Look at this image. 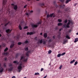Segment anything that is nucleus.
<instances>
[{"instance_id":"obj_1","label":"nucleus","mask_w":78,"mask_h":78,"mask_svg":"<svg viewBox=\"0 0 78 78\" xmlns=\"http://www.w3.org/2000/svg\"><path fill=\"white\" fill-rule=\"evenodd\" d=\"M42 23V22L41 21L37 23V24H32L31 25L32 28H37L38 27V25L39 24H41Z\"/></svg>"},{"instance_id":"obj_2","label":"nucleus","mask_w":78,"mask_h":78,"mask_svg":"<svg viewBox=\"0 0 78 78\" xmlns=\"http://www.w3.org/2000/svg\"><path fill=\"white\" fill-rule=\"evenodd\" d=\"M21 58L20 59V61L21 62H27V59L26 58L25 59V56H22L20 57Z\"/></svg>"},{"instance_id":"obj_3","label":"nucleus","mask_w":78,"mask_h":78,"mask_svg":"<svg viewBox=\"0 0 78 78\" xmlns=\"http://www.w3.org/2000/svg\"><path fill=\"white\" fill-rule=\"evenodd\" d=\"M22 64L21 63L20 64V65L19 66H18L17 67V69L18 70L19 72H20L21 70H22Z\"/></svg>"},{"instance_id":"obj_4","label":"nucleus","mask_w":78,"mask_h":78,"mask_svg":"<svg viewBox=\"0 0 78 78\" xmlns=\"http://www.w3.org/2000/svg\"><path fill=\"white\" fill-rule=\"evenodd\" d=\"M9 67H10V68L8 69L9 71H12L14 68L13 66H12V64L10 63L9 65Z\"/></svg>"},{"instance_id":"obj_5","label":"nucleus","mask_w":78,"mask_h":78,"mask_svg":"<svg viewBox=\"0 0 78 78\" xmlns=\"http://www.w3.org/2000/svg\"><path fill=\"white\" fill-rule=\"evenodd\" d=\"M70 23H71L68 22L66 25V24L64 25V27L65 28H70V26H69V25L70 24Z\"/></svg>"},{"instance_id":"obj_6","label":"nucleus","mask_w":78,"mask_h":78,"mask_svg":"<svg viewBox=\"0 0 78 78\" xmlns=\"http://www.w3.org/2000/svg\"><path fill=\"white\" fill-rule=\"evenodd\" d=\"M11 5L12 6H14L13 9H15V10H17V5H15L14 4H11Z\"/></svg>"},{"instance_id":"obj_7","label":"nucleus","mask_w":78,"mask_h":78,"mask_svg":"<svg viewBox=\"0 0 78 78\" xmlns=\"http://www.w3.org/2000/svg\"><path fill=\"white\" fill-rule=\"evenodd\" d=\"M11 31H12V29L10 30V29H8L6 30V33L8 34H9V33H10Z\"/></svg>"},{"instance_id":"obj_8","label":"nucleus","mask_w":78,"mask_h":78,"mask_svg":"<svg viewBox=\"0 0 78 78\" xmlns=\"http://www.w3.org/2000/svg\"><path fill=\"white\" fill-rule=\"evenodd\" d=\"M27 35H32L33 34H34V33L33 32H28L27 33Z\"/></svg>"},{"instance_id":"obj_9","label":"nucleus","mask_w":78,"mask_h":78,"mask_svg":"<svg viewBox=\"0 0 78 78\" xmlns=\"http://www.w3.org/2000/svg\"><path fill=\"white\" fill-rule=\"evenodd\" d=\"M14 42L13 41L12 42V44L10 46V48H12L13 47H14Z\"/></svg>"},{"instance_id":"obj_10","label":"nucleus","mask_w":78,"mask_h":78,"mask_svg":"<svg viewBox=\"0 0 78 78\" xmlns=\"http://www.w3.org/2000/svg\"><path fill=\"white\" fill-rule=\"evenodd\" d=\"M4 70V68L1 67L0 68V73H2L3 72Z\"/></svg>"},{"instance_id":"obj_11","label":"nucleus","mask_w":78,"mask_h":78,"mask_svg":"<svg viewBox=\"0 0 78 78\" xmlns=\"http://www.w3.org/2000/svg\"><path fill=\"white\" fill-rule=\"evenodd\" d=\"M66 6V5H60V8H61V9H64V7H65V6Z\"/></svg>"},{"instance_id":"obj_12","label":"nucleus","mask_w":78,"mask_h":78,"mask_svg":"<svg viewBox=\"0 0 78 78\" xmlns=\"http://www.w3.org/2000/svg\"><path fill=\"white\" fill-rule=\"evenodd\" d=\"M59 34L57 35V37L58 39H61V32H58Z\"/></svg>"},{"instance_id":"obj_13","label":"nucleus","mask_w":78,"mask_h":78,"mask_svg":"<svg viewBox=\"0 0 78 78\" xmlns=\"http://www.w3.org/2000/svg\"><path fill=\"white\" fill-rule=\"evenodd\" d=\"M2 4L3 6H4V5H6V1L5 0H3Z\"/></svg>"},{"instance_id":"obj_14","label":"nucleus","mask_w":78,"mask_h":78,"mask_svg":"<svg viewBox=\"0 0 78 78\" xmlns=\"http://www.w3.org/2000/svg\"><path fill=\"white\" fill-rule=\"evenodd\" d=\"M44 38H46L47 37V34L46 33H45L44 34Z\"/></svg>"},{"instance_id":"obj_15","label":"nucleus","mask_w":78,"mask_h":78,"mask_svg":"<svg viewBox=\"0 0 78 78\" xmlns=\"http://www.w3.org/2000/svg\"><path fill=\"white\" fill-rule=\"evenodd\" d=\"M8 50V48L6 47L4 50V52H6Z\"/></svg>"},{"instance_id":"obj_16","label":"nucleus","mask_w":78,"mask_h":78,"mask_svg":"<svg viewBox=\"0 0 78 78\" xmlns=\"http://www.w3.org/2000/svg\"><path fill=\"white\" fill-rule=\"evenodd\" d=\"M75 62V60H73L72 61H71L70 62V64H73V62Z\"/></svg>"},{"instance_id":"obj_17","label":"nucleus","mask_w":78,"mask_h":78,"mask_svg":"<svg viewBox=\"0 0 78 78\" xmlns=\"http://www.w3.org/2000/svg\"><path fill=\"white\" fill-rule=\"evenodd\" d=\"M62 25H63L62 23H58V26H62Z\"/></svg>"},{"instance_id":"obj_18","label":"nucleus","mask_w":78,"mask_h":78,"mask_svg":"<svg viewBox=\"0 0 78 78\" xmlns=\"http://www.w3.org/2000/svg\"><path fill=\"white\" fill-rule=\"evenodd\" d=\"M75 41H74L75 43H76V42H78V38H76L75 39Z\"/></svg>"},{"instance_id":"obj_19","label":"nucleus","mask_w":78,"mask_h":78,"mask_svg":"<svg viewBox=\"0 0 78 78\" xmlns=\"http://www.w3.org/2000/svg\"><path fill=\"white\" fill-rule=\"evenodd\" d=\"M3 55H6V56H7V55H8V52H4L3 53Z\"/></svg>"},{"instance_id":"obj_20","label":"nucleus","mask_w":78,"mask_h":78,"mask_svg":"<svg viewBox=\"0 0 78 78\" xmlns=\"http://www.w3.org/2000/svg\"><path fill=\"white\" fill-rule=\"evenodd\" d=\"M70 1H71L70 0H66V1L65 3H66L67 4V3H69V2H70Z\"/></svg>"},{"instance_id":"obj_21","label":"nucleus","mask_w":78,"mask_h":78,"mask_svg":"<svg viewBox=\"0 0 78 78\" xmlns=\"http://www.w3.org/2000/svg\"><path fill=\"white\" fill-rule=\"evenodd\" d=\"M19 28L20 30H22V27H21V26H20V25H19Z\"/></svg>"},{"instance_id":"obj_22","label":"nucleus","mask_w":78,"mask_h":78,"mask_svg":"<svg viewBox=\"0 0 78 78\" xmlns=\"http://www.w3.org/2000/svg\"><path fill=\"white\" fill-rule=\"evenodd\" d=\"M54 15V13H52L50 15V16L51 17H53V16Z\"/></svg>"},{"instance_id":"obj_23","label":"nucleus","mask_w":78,"mask_h":78,"mask_svg":"<svg viewBox=\"0 0 78 78\" xmlns=\"http://www.w3.org/2000/svg\"><path fill=\"white\" fill-rule=\"evenodd\" d=\"M13 63H14V64H19L17 61H14L13 62Z\"/></svg>"},{"instance_id":"obj_24","label":"nucleus","mask_w":78,"mask_h":78,"mask_svg":"<svg viewBox=\"0 0 78 78\" xmlns=\"http://www.w3.org/2000/svg\"><path fill=\"white\" fill-rule=\"evenodd\" d=\"M66 38H67V39H70V37H69L68 35H67L66 36Z\"/></svg>"},{"instance_id":"obj_25","label":"nucleus","mask_w":78,"mask_h":78,"mask_svg":"<svg viewBox=\"0 0 78 78\" xmlns=\"http://www.w3.org/2000/svg\"><path fill=\"white\" fill-rule=\"evenodd\" d=\"M9 23H10V22L9 21L8 23L5 24V27H6V26L8 25V24H9Z\"/></svg>"},{"instance_id":"obj_26","label":"nucleus","mask_w":78,"mask_h":78,"mask_svg":"<svg viewBox=\"0 0 78 78\" xmlns=\"http://www.w3.org/2000/svg\"><path fill=\"white\" fill-rule=\"evenodd\" d=\"M77 64H78V62L76 61L75 62L74 65V66H76V65H77Z\"/></svg>"},{"instance_id":"obj_27","label":"nucleus","mask_w":78,"mask_h":78,"mask_svg":"<svg viewBox=\"0 0 78 78\" xmlns=\"http://www.w3.org/2000/svg\"><path fill=\"white\" fill-rule=\"evenodd\" d=\"M67 42V40H66L64 41L63 42V44H66V43Z\"/></svg>"},{"instance_id":"obj_28","label":"nucleus","mask_w":78,"mask_h":78,"mask_svg":"<svg viewBox=\"0 0 78 78\" xmlns=\"http://www.w3.org/2000/svg\"><path fill=\"white\" fill-rule=\"evenodd\" d=\"M43 44H44V45H46V41H43Z\"/></svg>"},{"instance_id":"obj_29","label":"nucleus","mask_w":78,"mask_h":78,"mask_svg":"<svg viewBox=\"0 0 78 78\" xmlns=\"http://www.w3.org/2000/svg\"><path fill=\"white\" fill-rule=\"evenodd\" d=\"M25 51H28V47H27L25 49Z\"/></svg>"},{"instance_id":"obj_30","label":"nucleus","mask_w":78,"mask_h":78,"mask_svg":"<svg viewBox=\"0 0 78 78\" xmlns=\"http://www.w3.org/2000/svg\"><path fill=\"white\" fill-rule=\"evenodd\" d=\"M22 43H21V42H19L18 43V44L19 45H21V44H22Z\"/></svg>"},{"instance_id":"obj_31","label":"nucleus","mask_w":78,"mask_h":78,"mask_svg":"<svg viewBox=\"0 0 78 78\" xmlns=\"http://www.w3.org/2000/svg\"><path fill=\"white\" fill-rule=\"evenodd\" d=\"M61 56V54H59L57 55V57H60V56Z\"/></svg>"},{"instance_id":"obj_32","label":"nucleus","mask_w":78,"mask_h":78,"mask_svg":"<svg viewBox=\"0 0 78 78\" xmlns=\"http://www.w3.org/2000/svg\"><path fill=\"white\" fill-rule=\"evenodd\" d=\"M51 53V50H49L48 52V54H50Z\"/></svg>"},{"instance_id":"obj_33","label":"nucleus","mask_w":78,"mask_h":78,"mask_svg":"<svg viewBox=\"0 0 78 78\" xmlns=\"http://www.w3.org/2000/svg\"><path fill=\"white\" fill-rule=\"evenodd\" d=\"M18 56H19V54H16V58H17Z\"/></svg>"},{"instance_id":"obj_34","label":"nucleus","mask_w":78,"mask_h":78,"mask_svg":"<svg viewBox=\"0 0 78 78\" xmlns=\"http://www.w3.org/2000/svg\"><path fill=\"white\" fill-rule=\"evenodd\" d=\"M28 41L27 40H26L25 42H24L25 44H28Z\"/></svg>"},{"instance_id":"obj_35","label":"nucleus","mask_w":78,"mask_h":78,"mask_svg":"<svg viewBox=\"0 0 78 78\" xmlns=\"http://www.w3.org/2000/svg\"><path fill=\"white\" fill-rule=\"evenodd\" d=\"M35 75H39V73H36L34 74Z\"/></svg>"},{"instance_id":"obj_36","label":"nucleus","mask_w":78,"mask_h":78,"mask_svg":"<svg viewBox=\"0 0 78 78\" xmlns=\"http://www.w3.org/2000/svg\"><path fill=\"white\" fill-rule=\"evenodd\" d=\"M4 67H6V63H4L3 65Z\"/></svg>"},{"instance_id":"obj_37","label":"nucleus","mask_w":78,"mask_h":78,"mask_svg":"<svg viewBox=\"0 0 78 78\" xmlns=\"http://www.w3.org/2000/svg\"><path fill=\"white\" fill-rule=\"evenodd\" d=\"M58 21L59 22H62V20L61 19H58Z\"/></svg>"},{"instance_id":"obj_38","label":"nucleus","mask_w":78,"mask_h":78,"mask_svg":"<svg viewBox=\"0 0 78 78\" xmlns=\"http://www.w3.org/2000/svg\"><path fill=\"white\" fill-rule=\"evenodd\" d=\"M43 41H42V39L40 41V44H42L43 42Z\"/></svg>"},{"instance_id":"obj_39","label":"nucleus","mask_w":78,"mask_h":78,"mask_svg":"<svg viewBox=\"0 0 78 78\" xmlns=\"http://www.w3.org/2000/svg\"><path fill=\"white\" fill-rule=\"evenodd\" d=\"M62 65H61L59 67V69H62Z\"/></svg>"},{"instance_id":"obj_40","label":"nucleus","mask_w":78,"mask_h":78,"mask_svg":"<svg viewBox=\"0 0 78 78\" xmlns=\"http://www.w3.org/2000/svg\"><path fill=\"white\" fill-rule=\"evenodd\" d=\"M4 59L5 61H6L8 60V59H7V58H6V57H5V58H4Z\"/></svg>"},{"instance_id":"obj_41","label":"nucleus","mask_w":78,"mask_h":78,"mask_svg":"<svg viewBox=\"0 0 78 78\" xmlns=\"http://www.w3.org/2000/svg\"><path fill=\"white\" fill-rule=\"evenodd\" d=\"M26 56H29V53H28L27 52V53H26Z\"/></svg>"},{"instance_id":"obj_42","label":"nucleus","mask_w":78,"mask_h":78,"mask_svg":"<svg viewBox=\"0 0 78 78\" xmlns=\"http://www.w3.org/2000/svg\"><path fill=\"white\" fill-rule=\"evenodd\" d=\"M65 54H66V52H64L61 54V55L62 56H63L64 55H65Z\"/></svg>"},{"instance_id":"obj_43","label":"nucleus","mask_w":78,"mask_h":78,"mask_svg":"<svg viewBox=\"0 0 78 78\" xmlns=\"http://www.w3.org/2000/svg\"><path fill=\"white\" fill-rule=\"evenodd\" d=\"M60 1L62 3H64V0H60Z\"/></svg>"},{"instance_id":"obj_44","label":"nucleus","mask_w":78,"mask_h":78,"mask_svg":"<svg viewBox=\"0 0 78 78\" xmlns=\"http://www.w3.org/2000/svg\"><path fill=\"white\" fill-rule=\"evenodd\" d=\"M48 42H52V40H51V39H50L49 40Z\"/></svg>"},{"instance_id":"obj_45","label":"nucleus","mask_w":78,"mask_h":78,"mask_svg":"<svg viewBox=\"0 0 78 78\" xmlns=\"http://www.w3.org/2000/svg\"><path fill=\"white\" fill-rule=\"evenodd\" d=\"M28 27L27 26H26L24 27V29H27Z\"/></svg>"},{"instance_id":"obj_46","label":"nucleus","mask_w":78,"mask_h":78,"mask_svg":"<svg viewBox=\"0 0 78 78\" xmlns=\"http://www.w3.org/2000/svg\"><path fill=\"white\" fill-rule=\"evenodd\" d=\"M68 22V21H67V20H65L64 22L65 23H66Z\"/></svg>"},{"instance_id":"obj_47","label":"nucleus","mask_w":78,"mask_h":78,"mask_svg":"<svg viewBox=\"0 0 78 78\" xmlns=\"http://www.w3.org/2000/svg\"><path fill=\"white\" fill-rule=\"evenodd\" d=\"M43 70H44V69L43 68H41V71L42 72V71H43Z\"/></svg>"},{"instance_id":"obj_48","label":"nucleus","mask_w":78,"mask_h":78,"mask_svg":"<svg viewBox=\"0 0 78 78\" xmlns=\"http://www.w3.org/2000/svg\"><path fill=\"white\" fill-rule=\"evenodd\" d=\"M42 6H43L44 7H46V6H45V5H44V3H43L41 4Z\"/></svg>"},{"instance_id":"obj_49","label":"nucleus","mask_w":78,"mask_h":78,"mask_svg":"<svg viewBox=\"0 0 78 78\" xmlns=\"http://www.w3.org/2000/svg\"><path fill=\"white\" fill-rule=\"evenodd\" d=\"M61 12V11H60V10H58V13H60Z\"/></svg>"},{"instance_id":"obj_50","label":"nucleus","mask_w":78,"mask_h":78,"mask_svg":"<svg viewBox=\"0 0 78 78\" xmlns=\"http://www.w3.org/2000/svg\"><path fill=\"white\" fill-rule=\"evenodd\" d=\"M55 29L56 30H58V27H55Z\"/></svg>"},{"instance_id":"obj_51","label":"nucleus","mask_w":78,"mask_h":78,"mask_svg":"<svg viewBox=\"0 0 78 78\" xmlns=\"http://www.w3.org/2000/svg\"><path fill=\"white\" fill-rule=\"evenodd\" d=\"M50 17V15H49L48 14L47 15V17L48 18L49 17Z\"/></svg>"},{"instance_id":"obj_52","label":"nucleus","mask_w":78,"mask_h":78,"mask_svg":"<svg viewBox=\"0 0 78 78\" xmlns=\"http://www.w3.org/2000/svg\"><path fill=\"white\" fill-rule=\"evenodd\" d=\"M27 5H25L24 6V8H25L26 7H27Z\"/></svg>"},{"instance_id":"obj_53","label":"nucleus","mask_w":78,"mask_h":78,"mask_svg":"<svg viewBox=\"0 0 78 78\" xmlns=\"http://www.w3.org/2000/svg\"><path fill=\"white\" fill-rule=\"evenodd\" d=\"M68 22L72 23V21H70V20H68Z\"/></svg>"},{"instance_id":"obj_54","label":"nucleus","mask_w":78,"mask_h":78,"mask_svg":"<svg viewBox=\"0 0 78 78\" xmlns=\"http://www.w3.org/2000/svg\"><path fill=\"white\" fill-rule=\"evenodd\" d=\"M61 30H62V28L60 29L59 30V31H61Z\"/></svg>"},{"instance_id":"obj_55","label":"nucleus","mask_w":78,"mask_h":78,"mask_svg":"<svg viewBox=\"0 0 78 78\" xmlns=\"http://www.w3.org/2000/svg\"><path fill=\"white\" fill-rule=\"evenodd\" d=\"M52 37L53 39H55V36H53Z\"/></svg>"},{"instance_id":"obj_56","label":"nucleus","mask_w":78,"mask_h":78,"mask_svg":"<svg viewBox=\"0 0 78 78\" xmlns=\"http://www.w3.org/2000/svg\"><path fill=\"white\" fill-rule=\"evenodd\" d=\"M35 40H36V41H37V37H35L34 38Z\"/></svg>"},{"instance_id":"obj_57","label":"nucleus","mask_w":78,"mask_h":78,"mask_svg":"<svg viewBox=\"0 0 78 78\" xmlns=\"http://www.w3.org/2000/svg\"><path fill=\"white\" fill-rule=\"evenodd\" d=\"M27 52L28 53H30V51H28Z\"/></svg>"},{"instance_id":"obj_58","label":"nucleus","mask_w":78,"mask_h":78,"mask_svg":"<svg viewBox=\"0 0 78 78\" xmlns=\"http://www.w3.org/2000/svg\"><path fill=\"white\" fill-rule=\"evenodd\" d=\"M47 76L46 75L43 78H47Z\"/></svg>"},{"instance_id":"obj_59","label":"nucleus","mask_w":78,"mask_h":78,"mask_svg":"<svg viewBox=\"0 0 78 78\" xmlns=\"http://www.w3.org/2000/svg\"><path fill=\"white\" fill-rule=\"evenodd\" d=\"M76 5H77V3H75V4H74V6H76Z\"/></svg>"},{"instance_id":"obj_60","label":"nucleus","mask_w":78,"mask_h":78,"mask_svg":"<svg viewBox=\"0 0 78 78\" xmlns=\"http://www.w3.org/2000/svg\"><path fill=\"white\" fill-rule=\"evenodd\" d=\"M30 12H31V13L33 12V10H31L30 11Z\"/></svg>"},{"instance_id":"obj_61","label":"nucleus","mask_w":78,"mask_h":78,"mask_svg":"<svg viewBox=\"0 0 78 78\" xmlns=\"http://www.w3.org/2000/svg\"><path fill=\"white\" fill-rule=\"evenodd\" d=\"M53 17H55V15L54 14V15H53Z\"/></svg>"},{"instance_id":"obj_62","label":"nucleus","mask_w":78,"mask_h":78,"mask_svg":"<svg viewBox=\"0 0 78 78\" xmlns=\"http://www.w3.org/2000/svg\"><path fill=\"white\" fill-rule=\"evenodd\" d=\"M58 6L57 5H56V8H57V7H58Z\"/></svg>"},{"instance_id":"obj_63","label":"nucleus","mask_w":78,"mask_h":78,"mask_svg":"<svg viewBox=\"0 0 78 78\" xmlns=\"http://www.w3.org/2000/svg\"><path fill=\"white\" fill-rule=\"evenodd\" d=\"M26 15H27V16H28V13H26Z\"/></svg>"},{"instance_id":"obj_64","label":"nucleus","mask_w":78,"mask_h":78,"mask_svg":"<svg viewBox=\"0 0 78 78\" xmlns=\"http://www.w3.org/2000/svg\"><path fill=\"white\" fill-rule=\"evenodd\" d=\"M41 35H42V33H41L40 34Z\"/></svg>"}]
</instances>
